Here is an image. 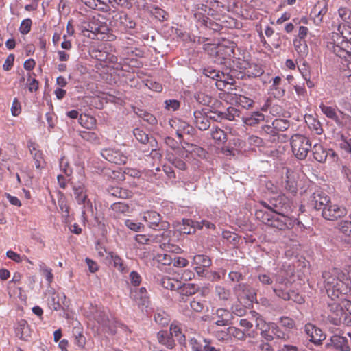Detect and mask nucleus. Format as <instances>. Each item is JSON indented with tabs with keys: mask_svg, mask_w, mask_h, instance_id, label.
<instances>
[{
	"mask_svg": "<svg viewBox=\"0 0 351 351\" xmlns=\"http://www.w3.org/2000/svg\"><path fill=\"white\" fill-rule=\"evenodd\" d=\"M107 258L109 259L110 263H112L120 272L125 273L128 271L127 267L123 263V260L117 253L114 252H109L108 253Z\"/></svg>",
	"mask_w": 351,
	"mask_h": 351,
	"instance_id": "29",
	"label": "nucleus"
},
{
	"mask_svg": "<svg viewBox=\"0 0 351 351\" xmlns=\"http://www.w3.org/2000/svg\"><path fill=\"white\" fill-rule=\"evenodd\" d=\"M75 199L79 204H82L84 208L92 209V202L88 198L87 190L83 184L73 187Z\"/></svg>",
	"mask_w": 351,
	"mask_h": 351,
	"instance_id": "17",
	"label": "nucleus"
},
{
	"mask_svg": "<svg viewBox=\"0 0 351 351\" xmlns=\"http://www.w3.org/2000/svg\"><path fill=\"white\" fill-rule=\"evenodd\" d=\"M60 168L61 171L66 176H71L73 171L68 160L65 157H62L60 160Z\"/></svg>",
	"mask_w": 351,
	"mask_h": 351,
	"instance_id": "59",
	"label": "nucleus"
},
{
	"mask_svg": "<svg viewBox=\"0 0 351 351\" xmlns=\"http://www.w3.org/2000/svg\"><path fill=\"white\" fill-rule=\"evenodd\" d=\"M197 228H201L199 221H194L192 219H183L180 232L183 234H191L195 232Z\"/></svg>",
	"mask_w": 351,
	"mask_h": 351,
	"instance_id": "34",
	"label": "nucleus"
},
{
	"mask_svg": "<svg viewBox=\"0 0 351 351\" xmlns=\"http://www.w3.org/2000/svg\"><path fill=\"white\" fill-rule=\"evenodd\" d=\"M256 327L261 331L263 337L267 340H271L273 337L268 334V332L271 328L274 330L277 328V326L274 323H267L261 316H258L256 319Z\"/></svg>",
	"mask_w": 351,
	"mask_h": 351,
	"instance_id": "21",
	"label": "nucleus"
},
{
	"mask_svg": "<svg viewBox=\"0 0 351 351\" xmlns=\"http://www.w3.org/2000/svg\"><path fill=\"white\" fill-rule=\"evenodd\" d=\"M194 16L196 19L205 21L206 15H208L211 9L204 4H197L194 8Z\"/></svg>",
	"mask_w": 351,
	"mask_h": 351,
	"instance_id": "39",
	"label": "nucleus"
},
{
	"mask_svg": "<svg viewBox=\"0 0 351 351\" xmlns=\"http://www.w3.org/2000/svg\"><path fill=\"white\" fill-rule=\"evenodd\" d=\"M32 24V21L30 19H25L23 20L20 25V27H19V31H20L21 34H28L31 30Z\"/></svg>",
	"mask_w": 351,
	"mask_h": 351,
	"instance_id": "64",
	"label": "nucleus"
},
{
	"mask_svg": "<svg viewBox=\"0 0 351 351\" xmlns=\"http://www.w3.org/2000/svg\"><path fill=\"white\" fill-rule=\"evenodd\" d=\"M169 124L173 129L178 138H182L184 134H191L193 128L186 121L178 118H173L169 119Z\"/></svg>",
	"mask_w": 351,
	"mask_h": 351,
	"instance_id": "14",
	"label": "nucleus"
},
{
	"mask_svg": "<svg viewBox=\"0 0 351 351\" xmlns=\"http://www.w3.org/2000/svg\"><path fill=\"white\" fill-rule=\"evenodd\" d=\"M338 14L340 19L345 23L351 26V10L347 8H340L338 10Z\"/></svg>",
	"mask_w": 351,
	"mask_h": 351,
	"instance_id": "52",
	"label": "nucleus"
},
{
	"mask_svg": "<svg viewBox=\"0 0 351 351\" xmlns=\"http://www.w3.org/2000/svg\"><path fill=\"white\" fill-rule=\"evenodd\" d=\"M234 292L237 295V298L240 303L242 302V300L245 298L248 300H251L253 296L249 295V285L246 283H239L234 287Z\"/></svg>",
	"mask_w": 351,
	"mask_h": 351,
	"instance_id": "30",
	"label": "nucleus"
},
{
	"mask_svg": "<svg viewBox=\"0 0 351 351\" xmlns=\"http://www.w3.org/2000/svg\"><path fill=\"white\" fill-rule=\"evenodd\" d=\"M261 204L265 208L271 210L275 213H291L293 210V202L285 195L270 199L269 203L262 201Z\"/></svg>",
	"mask_w": 351,
	"mask_h": 351,
	"instance_id": "3",
	"label": "nucleus"
},
{
	"mask_svg": "<svg viewBox=\"0 0 351 351\" xmlns=\"http://www.w3.org/2000/svg\"><path fill=\"white\" fill-rule=\"evenodd\" d=\"M330 200V197L327 195L325 192L321 190H317L309 196L308 205L315 210H322Z\"/></svg>",
	"mask_w": 351,
	"mask_h": 351,
	"instance_id": "10",
	"label": "nucleus"
},
{
	"mask_svg": "<svg viewBox=\"0 0 351 351\" xmlns=\"http://www.w3.org/2000/svg\"><path fill=\"white\" fill-rule=\"evenodd\" d=\"M330 345L339 351H350V346L346 337L338 335H332L330 339Z\"/></svg>",
	"mask_w": 351,
	"mask_h": 351,
	"instance_id": "24",
	"label": "nucleus"
},
{
	"mask_svg": "<svg viewBox=\"0 0 351 351\" xmlns=\"http://www.w3.org/2000/svg\"><path fill=\"white\" fill-rule=\"evenodd\" d=\"M142 52L137 48L134 49L132 47H127L125 49L123 58L125 59V66H132L131 64L137 61V57H141Z\"/></svg>",
	"mask_w": 351,
	"mask_h": 351,
	"instance_id": "28",
	"label": "nucleus"
},
{
	"mask_svg": "<svg viewBox=\"0 0 351 351\" xmlns=\"http://www.w3.org/2000/svg\"><path fill=\"white\" fill-rule=\"evenodd\" d=\"M290 145L293 156L300 160L306 158L312 147L311 140L300 134H295L291 136Z\"/></svg>",
	"mask_w": 351,
	"mask_h": 351,
	"instance_id": "2",
	"label": "nucleus"
},
{
	"mask_svg": "<svg viewBox=\"0 0 351 351\" xmlns=\"http://www.w3.org/2000/svg\"><path fill=\"white\" fill-rule=\"evenodd\" d=\"M312 153L315 160L320 163L326 162L327 156L336 157L337 154L332 149H326L321 144L316 143L312 147Z\"/></svg>",
	"mask_w": 351,
	"mask_h": 351,
	"instance_id": "18",
	"label": "nucleus"
},
{
	"mask_svg": "<svg viewBox=\"0 0 351 351\" xmlns=\"http://www.w3.org/2000/svg\"><path fill=\"white\" fill-rule=\"evenodd\" d=\"M16 336L22 341H28L32 335V330L27 322L25 319L20 320L15 327Z\"/></svg>",
	"mask_w": 351,
	"mask_h": 351,
	"instance_id": "19",
	"label": "nucleus"
},
{
	"mask_svg": "<svg viewBox=\"0 0 351 351\" xmlns=\"http://www.w3.org/2000/svg\"><path fill=\"white\" fill-rule=\"evenodd\" d=\"M231 67H226V72L221 71L219 80L216 82V86L221 89L222 86H225L226 84H232L234 82L233 78L230 75V72L231 71Z\"/></svg>",
	"mask_w": 351,
	"mask_h": 351,
	"instance_id": "35",
	"label": "nucleus"
},
{
	"mask_svg": "<svg viewBox=\"0 0 351 351\" xmlns=\"http://www.w3.org/2000/svg\"><path fill=\"white\" fill-rule=\"evenodd\" d=\"M157 339L160 344L165 346L168 349H173L176 346L173 337L169 335L167 331H159L157 334Z\"/></svg>",
	"mask_w": 351,
	"mask_h": 351,
	"instance_id": "32",
	"label": "nucleus"
},
{
	"mask_svg": "<svg viewBox=\"0 0 351 351\" xmlns=\"http://www.w3.org/2000/svg\"><path fill=\"white\" fill-rule=\"evenodd\" d=\"M215 294L219 300L224 301L228 300L231 297L230 291L221 285L216 286Z\"/></svg>",
	"mask_w": 351,
	"mask_h": 351,
	"instance_id": "49",
	"label": "nucleus"
},
{
	"mask_svg": "<svg viewBox=\"0 0 351 351\" xmlns=\"http://www.w3.org/2000/svg\"><path fill=\"white\" fill-rule=\"evenodd\" d=\"M221 118H225L230 121L235 120L236 117H240V111L234 107H228L223 112H220Z\"/></svg>",
	"mask_w": 351,
	"mask_h": 351,
	"instance_id": "47",
	"label": "nucleus"
},
{
	"mask_svg": "<svg viewBox=\"0 0 351 351\" xmlns=\"http://www.w3.org/2000/svg\"><path fill=\"white\" fill-rule=\"evenodd\" d=\"M143 220L154 230H165L169 228V223L162 220L160 215L153 210L144 213Z\"/></svg>",
	"mask_w": 351,
	"mask_h": 351,
	"instance_id": "7",
	"label": "nucleus"
},
{
	"mask_svg": "<svg viewBox=\"0 0 351 351\" xmlns=\"http://www.w3.org/2000/svg\"><path fill=\"white\" fill-rule=\"evenodd\" d=\"M156 258L159 263L163 265H170L173 262V258L167 254H158Z\"/></svg>",
	"mask_w": 351,
	"mask_h": 351,
	"instance_id": "62",
	"label": "nucleus"
},
{
	"mask_svg": "<svg viewBox=\"0 0 351 351\" xmlns=\"http://www.w3.org/2000/svg\"><path fill=\"white\" fill-rule=\"evenodd\" d=\"M81 1L91 9L105 12L109 10V6L107 3V1H109V0H81Z\"/></svg>",
	"mask_w": 351,
	"mask_h": 351,
	"instance_id": "33",
	"label": "nucleus"
},
{
	"mask_svg": "<svg viewBox=\"0 0 351 351\" xmlns=\"http://www.w3.org/2000/svg\"><path fill=\"white\" fill-rule=\"evenodd\" d=\"M99 17V15H98L97 17L94 16L90 19L84 27L88 32H90L95 35L104 34L107 33L109 29L104 22L100 21Z\"/></svg>",
	"mask_w": 351,
	"mask_h": 351,
	"instance_id": "13",
	"label": "nucleus"
},
{
	"mask_svg": "<svg viewBox=\"0 0 351 351\" xmlns=\"http://www.w3.org/2000/svg\"><path fill=\"white\" fill-rule=\"evenodd\" d=\"M319 108L328 119L334 121L338 125L343 126L351 123V117L339 110L337 106H328L322 102Z\"/></svg>",
	"mask_w": 351,
	"mask_h": 351,
	"instance_id": "5",
	"label": "nucleus"
},
{
	"mask_svg": "<svg viewBox=\"0 0 351 351\" xmlns=\"http://www.w3.org/2000/svg\"><path fill=\"white\" fill-rule=\"evenodd\" d=\"M110 193L112 195L122 199L128 198L132 195L131 191L119 187L112 188Z\"/></svg>",
	"mask_w": 351,
	"mask_h": 351,
	"instance_id": "53",
	"label": "nucleus"
},
{
	"mask_svg": "<svg viewBox=\"0 0 351 351\" xmlns=\"http://www.w3.org/2000/svg\"><path fill=\"white\" fill-rule=\"evenodd\" d=\"M114 19L125 29H133L136 26V23L124 13H118L115 14Z\"/></svg>",
	"mask_w": 351,
	"mask_h": 351,
	"instance_id": "31",
	"label": "nucleus"
},
{
	"mask_svg": "<svg viewBox=\"0 0 351 351\" xmlns=\"http://www.w3.org/2000/svg\"><path fill=\"white\" fill-rule=\"evenodd\" d=\"M339 32H332L326 40L327 49L333 52L337 57L344 60L346 64H351V33L348 30L350 37L345 36V32L338 27Z\"/></svg>",
	"mask_w": 351,
	"mask_h": 351,
	"instance_id": "1",
	"label": "nucleus"
},
{
	"mask_svg": "<svg viewBox=\"0 0 351 351\" xmlns=\"http://www.w3.org/2000/svg\"><path fill=\"white\" fill-rule=\"evenodd\" d=\"M155 322L162 326H167L169 322V315L164 311H158L154 316Z\"/></svg>",
	"mask_w": 351,
	"mask_h": 351,
	"instance_id": "50",
	"label": "nucleus"
},
{
	"mask_svg": "<svg viewBox=\"0 0 351 351\" xmlns=\"http://www.w3.org/2000/svg\"><path fill=\"white\" fill-rule=\"evenodd\" d=\"M178 289H179L180 294L183 296L192 295L198 290L197 285L191 283L184 284L182 286L180 285Z\"/></svg>",
	"mask_w": 351,
	"mask_h": 351,
	"instance_id": "41",
	"label": "nucleus"
},
{
	"mask_svg": "<svg viewBox=\"0 0 351 351\" xmlns=\"http://www.w3.org/2000/svg\"><path fill=\"white\" fill-rule=\"evenodd\" d=\"M272 125H274L276 130L279 132L288 129L289 127V122L286 119H276L272 121Z\"/></svg>",
	"mask_w": 351,
	"mask_h": 351,
	"instance_id": "55",
	"label": "nucleus"
},
{
	"mask_svg": "<svg viewBox=\"0 0 351 351\" xmlns=\"http://www.w3.org/2000/svg\"><path fill=\"white\" fill-rule=\"evenodd\" d=\"M79 123L84 128L93 130L96 127V119L92 116L84 114L79 117Z\"/></svg>",
	"mask_w": 351,
	"mask_h": 351,
	"instance_id": "36",
	"label": "nucleus"
},
{
	"mask_svg": "<svg viewBox=\"0 0 351 351\" xmlns=\"http://www.w3.org/2000/svg\"><path fill=\"white\" fill-rule=\"evenodd\" d=\"M193 263L197 266L208 267L211 265V259L206 255L198 254L193 257Z\"/></svg>",
	"mask_w": 351,
	"mask_h": 351,
	"instance_id": "46",
	"label": "nucleus"
},
{
	"mask_svg": "<svg viewBox=\"0 0 351 351\" xmlns=\"http://www.w3.org/2000/svg\"><path fill=\"white\" fill-rule=\"evenodd\" d=\"M280 324L287 330H292L295 327V321L287 316H282L279 319Z\"/></svg>",
	"mask_w": 351,
	"mask_h": 351,
	"instance_id": "56",
	"label": "nucleus"
},
{
	"mask_svg": "<svg viewBox=\"0 0 351 351\" xmlns=\"http://www.w3.org/2000/svg\"><path fill=\"white\" fill-rule=\"evenodd\" d=\"M290 213H275L270 227L280 230H286L293 227L295 219L289 216Z\"/></svg>",
	"mask_w": 351,
	"mask_h": 351,
	"instance_id": "9",
	"label": "nucleus"
},
{
	"mask_svg": "<svg viewBox=\"0 0 351 351\" xmlns=\"http://www.w3.org/2000/svg\"><path fill=\"white\" fill-rule=\"evenodd\" d=\"M133 134L136 139L142 144H146L149 141V136L143 129L136 128Z\"/></svg>",
	"mask_w": 351,
	"mask_h": 351,
	"instance_id": "54",
	"label": "nucleus"
},
{
	"mask_svg": "<svg viewBox=\"0 0 351 351\" xmlns=\"http://www.w3.org/2000/svg\"><path fill=\"white\" fill-rule=\"evenodd\" d=\"M143 82L145 83V85L152 90L156 92H161L162 90V86L158 82H154L149 79H147Z\"/></svg>",
	"mask_w": 351,
	"mask_h": 351,
	"instance_id": "63",
	"label": "nucleus"
},
{
	"mask_svg": "<svg viewBox=\"0 0 351 351\" xmlns=\"http://www.w3.org/2000/svg\"><path fill=\"white\" fill-rule=\"evenodd\" d=\"M160 284L167 289L173 290L180 287V282L169 276H164L160 280Z\"/></svg>",
	"mask_w": 351,
	"mask_h": 351,
	"instance_id": "43",
	"label": "nucleus"
},
{
	"mask_svg": "<svg viewBox=\"0 0 351 351\" xmlns=\"http://www.w3.org/2000/svg\"><path fill=\"white\" fill-rule=\"evenodd\" d=\"M234 53V45L226 46L224 44H219L216 47L215 57L213 62L216 64L226 65L230 64V57Z\"/></svg>",
	"mask_w": 351,
	"mask_h": 351,
	"instance_id": "8",
	"label": "nucleus"
},
{
	"mask_svg": "<svg viewBox=\"0 0 351 351\" xmlns=\"http://www.w3.org/2000/svg\"><path fill=\"white\" fill-rule=\"evenodd\" d=\"M264 119L263 114L260 112H254L250 116L243 117V121L245 124L252 126L258 124Z\"/></svg>",
	"mask_w": 351,
	"mask_h": 351,
	"instance_id": "37",
	"label": "nucleus"
},
{
	"mask_svg": "<svg viewBox=\"0 0 351 351\" xmlns=\"http://www.w3.org/2000/svg\"><path fill=\"white\" fill-rule=\"evenodd\" d=\"M228 332L230 334V338L232 337L238 340H243L245 338V332L236 327H228Z\"/></svg>",
	"mask_w": 351,
	"mask_h": 351,
	"instance_id": "58",
	"label": "nucleus"
},
{
	"mask_svg": "<svg viewBox=\"0 0 351 351\" xmlns=\"http://www.w3.org/2000/svg\"><path fill=\"white\" fill-rule=\"evenodd\" d=\"M28 147L33 156L36 167L37 169L42 167L44 163L43 154L40 150L38 149V145L34 142H29Z\"/></svg>",
	"mask_w": 351,
	"mask_h": 351,
	"instance_id": "26",
	"label": "nucleus"
},
{
	"mask_svg": "<svg viewBox=\"0 0 351 351\" xmlns=\"http://www.w3.org/2000/svg\"><path fill=\"white\" fill-rule=\"evenodd\" d=\"M291 282L286 278H278L276 279L273 291L275 294L284 300H289L291 298L289 293Z\"/></svg>",
	"mask_w": 351,
	"mask_h": 351,
	"instance_id": "11",
	"label": "nucleus"
},
{
	"mask_svg": "<svg viewBox=\"0 0 351 351\" xmlns=\"http://www.w3.org/2000/svg\"><path fill=\"white\" fill-rule=\"evenodd\" d=\"M216 325L224 326L232 324V319H233V314L225 308H219L216 311Z\"/></svg>",
	"mask_w": 351,
	"mask_h": 351,
	"instance_id": "22",
	"label": "nucleus"
},
{
	"mask_svg": "<svg viewBox=\"0 0 351 351\" xmlns=\"http://www.w3.org/2000/svg\"><path fill=\"white\" fill-rule=\"evenodd\" d=\"M111 209L117 214L126 215L130 213V208L128 204L125 202H115L111 205Z\"/></svg>",
	"mask_w": 351,
	"mask_h": 351,
	"instance_id": "44",
	"label": "nucleus"
},
{
	"mask_svg": "<svg viewBox=\"0 0 351 351\" xmlns=\"http://www.w3.org/2000/svg\"><path fill=\"white\" fill-rule=\"evenodd\" d=\"M49 297L47 299V302L49 307L54 310L58 311L61 308V305L59 302V297L54 291H49Z\"/></svg>",
	"mask_w": 351,
	"mask_h": 351,
	"instance_id": "45",
	"label": "nucleus"
},
{
	"mask_svg": "<svg viewBox=\"0 0 351 351\" xmlns=\"http://www.w3.org/2000/svg\"><path fill=\"white\" fill-rule=\"evenodd\" d=\"M130 297L139 306H147L149 303V294L145 287L130 289Z\"/></svg>",
	"mask_w": 351,
	"mask_h": 351,
	"instance_id": "16",
	"label": "nucleus"
},
{
	"mask_svg": "<svg viewBox=\"0 0 351 351\" xmlns=\"http://www.w3.org/2000/svg\"><path fill=\"white\" fill-rule=\"evenodd\" d=\"M322 217L330 221L337 220L347 214L346 209L341 206L332 203L330 200L322 210Z\"/></svg>",
	"mask_w": 351,
	"mask_h": 351,
	"instance_id": "6",
	"label": "nucleus"
},
{
	"mask_svg": "<svg viewBox=\"0 0 351 351\" xmlns=\"http://www.w3.org/2000/svg\"><path fill=\"white\" fill-rule=\"evenodd\" d=\"M101 154L106 160L117 165L125 164L128 160L127 156L122 152L114 148L103 149Z\"/></svg>",
	"mask_w": 351,
	"mask_h": 351,
	"instance_id": "12",
	"label": "nucleus"
},
{
	"mask_svg": "<svg viewBox=\"0 0 351 351\" xmlns=\"http://www.w3.org/2000/svg\"><path fill=\"white\" fill-rule=\"evenodd\" d=\"M328 320L330 323L339 326L343 324L346 326L351 325V318L343 309L340 304L333 302L328 305Z\"/></svg>",
	"mask_w": 351,
	"mask_h": 351,
	"instance_id": "4",
	"label": "nucleus"
},
{
	"mask_svg": "<svg viewBox=\"0 0 351 351\" xmlns=\"http://www.w3.org/2000/svg\"><path fill=\"white\" fill-rule=\"evenodd\" d=\"M193 114L195 124L200 130H206L210 127V120L204 109L195 110Z\"/></svg>",
	"mask_w": 351,
	"mask_h": 351,
	"instance_id": "23",
	"label": "nucleus"
},
{
	"mask_svg": "<svg viewBox=\"0 0 351 351\" xmlns=\"http://www.w3.org/2000/svg\"><path fill=\"white\" fill-rule=\"evenodd\" d=\"M203 149L199 146L189 143H184L181 148H178L176 154L182 158H189L191 154L195 153L199 155Z\"/></svg>",
	"mask_w": 351,
	"mask_h": 351,
	"instance_id": "25",
	"label": "nucleus"
},
{
	"mask_svg": "<svg viewBox=\"0 0 351 351\" xmlns=\"http://www.w3.org/2000/svg\"><path fill=\"white\" fill-rule=\"evenodd\" d=\"M26 86L31 93L36 92L39 87L38 81L30 73H29V76L27 79Z\"/></svg>",
	"mask_w": 351,
	"mask_h": 351,
	"instance_id": "57",
	"label": "nucleus"
},
{
	"mask_svg": "<svg viewBox=\"0 0 351 351\" xmlns=\"http://www.w3.org/2000/svg\"><path fill=\"white\" fill-rule=\"evenodd\" d=\"M339 147L346 152L351 154V138H348L344 135H341L339 140Z\"/></svg>",
	"mask_w": 351,
	"mask_h": 351,
	"instance_id": "60",
	"label": "nucleus"
},
{
	"mask_svg": "<svg viewBox=\"0 0 351 351\" xmlns=\"http://www.w3.org/2000/svg\"><path fill=\"white\" fill-rule=\"evenodd\" d=\"M171 336H175L180 344L186 346V337L185 335L182 333L180 327L175 324H171L170 326Z\"/></svg>",
	"mask_w": 351,
	"mask_h": 351,
	"instance_id": "40",
	"label": "nucleus"
},
{
	"mask_svg": "<svg viewBox=\"0 0 351 351\" xmlns=\"http://www.w3.org/2000/svg\"><path fill=\"white\" fill-rule=\"evenodd\" d=\"M80 137L91 143L97 144L99 143V137L97 134L91 131H81L80 132Z\"/></svg>",
	"mask_w": 351,
	"mask_h": 351,
	"instance_id": "48",
	"label": "nucleus"
},
{
	"mask_svg": "<svg viewBox=\"0 0 351 351\" xmlns=\"http://www.w3.org/2000/svg\"><path fill=\"white\" fill-rule=\"evenodd\" d=\"M304 331L310 338L309 340L315 345L322 344L326 339V335L322 330L311 323L305 325Z\"/></svg>",
	"mask_w": 351,
	"mask_h": 351,
	"instance_id": "15",
	"label": "nucleus"
},
{
	"mask_svg": "<svg viewBox=\"0 0 351 351\" xmlns=\"http://www.w3.org/2000/svg\"><path fill=\"white\" fill-rule=\"evenodd\" d=\"M211 136L213 140L218 144L223 143L227 140L226 132L219 127L213 126L211 130Z\"/></svg>",
	"mask_w": 351,
	"mask_h": 351,
	"instance_id": "38",
	"label": "nucleus"
},
{
	"mask_svg": "<svg viewBox=\"0 0 351 351\" xmlns=\"http://www.w3.org/2000/svg\"><path fill=\"white\" fill-rule=\"evenodd\" d=\"M306 123H307L309 129L316 134H321L323 132L320 122L313 117L309 116L306 119Z\"/></svg>",
	"mask_w": 351,
	"mask_h": 351,
	"instance_id": "42",
	"label": "nucleus"
},
{
	"mask_svg": "<svg viewBox=\"0 0 351 351\" xmlns=\"http://www.w3.org/2000/svg\"><path fill=\"white\" fill-rule=\"evenodd\" d=\"M203 73L204 75L217 82L219 80V77L221 71L213 69V67H204Z\"/></svg>",
	"mask_w": 351,
	"mask_h": 351,
	"instance_id": "61",
	"label": "nucleus"
},
{
	"mask_svg": "<svg viewBox=\"0 0 351 351\" xmlns=\"http://www.w3.org/2000/svg\"><path fill=\"white\" fill-rule=\"evenodd\" d=\"M274 215L275 213H273L271 210L267 209L265 207L263 209H257L255 213L256 218L269 226H271Z\"/></svg>",
	"mask_w": 351,
	"mask_h": 351,
	"instance_id": "27",
	"label": "nucleus"
},
{
	"mask_svg": "<svg viewBox=\"0 0 351 351\" xmlns=\"http://www.w3.org/2000/svg\"><path fill=\"white\" fill-rule=\"evenodd\" d=\"M234 100L237 104L245 108L252 107L254 104V101L252 99L241 95H236Z\"/></svg>",
	"mask_w": 351,
	"mask_h": 351,
	"instance_id": "51",
	"label": "nucleus"
},
{
	"mask_svg": "<svg viewBox=\"0 0 351 351\" xmlns=\"http://www.w3.org/2000/svg\"><path fill=\"white\" fill-rule=\"evenodd\" d=\"M298 176L296 173L293 171L287 170L285 189L287 192L293 195H295L298 192Z\"/></svg>",
	"mask_w": 351,
	"mask_h": 351,
	"instance_id": "20",
	"label": "nucleus"
}]
</instances>
